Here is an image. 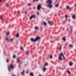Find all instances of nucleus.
Returning <instances> with one entry per match:
<instances>
[{"label": "nucleus", "instance_id": "obj_1", "mask_svg": "<svg viewBox=\"0 0 76 76\" xmlns=\"http://www.w3.org/2000/svg\"><path fill=\"white\" fill-rule=\"evenodd\" d=\"M58 59L59 60H63V58H62V57H63L64 59H65V57L64 56V54L63 53H61L59 55H58Z\"/></svg>", "mask_w": 76, "mask_h": 76}, {"label": "nucleus", "instance_id": "obj_2", "mask_svg": "<svg viewBox=\"0 0 76 76\" xmlns=\"http://www.w3.org/2000/svg\"><path fill=\"white\" fill-rule=\"evenodd\" d=\"M40 38H41L40 37H37L35 38V39H34L33 38H31V42H36V41H37L38 40H39Z\"/></svg>", "mask_w": 76, "mask_h": 76}, {"label": "nucleus", "instance_id": "obj_3", "mask_svg": "<svg viewBox=\"0 0 76 76\" xmlns=\"http://www.w3.org/2000/svg\"><path fill=\"white\" fill-rule=\"evenodd\" d=\"M8 70L10 72L11 69H13V65L12 64H11L10 66L8 67Z\"/></svg>", "mask_w": 76, "mask_h": 76}, {"label": "nucleus", "instance_id": "obj_4", "mask_svg": "<svg viewBox=\"0 0 76 76\" xmlns=\"http://www.w3.org/2000/svg\"><path fill=\"white\" fill-rule=\"evenodd\" d=\"M47 6L50 8H53V5H52L51 4H48L47 5Z\"/></svg>", "mask_w": 76, "mask_h": 76}, {"label": "nucleus", "instance_id": "obj_5", "mask_svg": "<svg viewBox=\"0 0 76 76\" xmlns=\"http://www.w3.org/2000/svg\"><path fill=\"white\" fill-rule=\"evenodd\" d=\"M46 3L48 4H51L52 3V0H48Z\"/></svg>", "mask_w": 76, "mask_h": 76}, {"label": "nucleus", "instance_id": "obj_6", "mask_svg": "<svg viewBox=\"0 0 76 76\" xmlns=\"http://www.w3.org/2000/svg\"><path fill=\"white\" fill-rule=\"evenodd\" d=\"M35 17H36V16H35V15H33L30 17L29 19L30 20H31V19H32V18H35Z\"/></svg>", "mask_w": 76, "mask_h": 76}, {"label": "nucleus", "instance_id": "obj_7", "mask_svg": "<svg viewBox=\"0 0 76 76\" xmlns=\"http://www.w3.org/2000/svg\"><path fill=\"white\" fill-rule=\"evenodd\" d=\"M41 5H39L37 7V9L38 10H39L41 9Z\"/></svg>", "mask_w": 76, "mask_h": 76}, {"label": "nucleus", "instance_id": "obj_8", "mask_svg": "<svg viewBox=\"0 0 76 76\" xmlns=\"http://www.w3.org/2000/svg\"><path fill=\"white\" fill-rule=\"evenodd\" d=\"M48 23L50 26H52L53 24V23L51 21H48Z\"/></svg>", "mask_w": 76, "mask_h": 76}, {"label": "nucleus", "instance_id": "obj_9", "mask_svg": "<svg viewBox=\"0 0 76 76\" xmlns=\"http://www.w3.org/2000/svg\"><path fill=\"white\" fill-rule=\"evenodd\" d=\"M14 41V39L13 38L10 39L9 40V42H13Z\"/></svg>", "mask_w": 76, "mask_h": 76}, {"label": "nucleus", "instance_id": "obj_10", "mask_svg": "<svg viewBox=\"0 0 76 76\" xmlns=\"http://www.w3.org/2000/svg\"><path fill=\"white\" fill-rule=\"evenodd\" d=\"M20 58H19V57H18L17 58V61L18 63H20V60H19V59Z\"/></svg>", "mask_w": 76, "mask_h": 76}, {"label": "nucleus", "instance_id": "obj_11", "mask_svg": "<svg viewBox=\"0 0 76 76\" xmlns=\"http://www.w3.org/2000/svg\"><path fill=\"white\" fill-rule=\"evenodd\" d=\"M73 62H70L69 63V65L70 66H73Z\"/></svg>", "mask_w": 76, "mask_h": 76}, {"label": "nucleus", "instance_id": "obj_12", "mask_svg": "<svg viewBox=\"0 0 76 76\" xmlns=\"http://www.w3.org/2000/svg\"><path fill=\"white\" fill-rule=\"evenodd\" d=\"M66 8L67 9H69V10H71L72 9V8H70L69 7V6H67L66 7Z\"/></svg>", "mask_w": 76, "mask_h": 76}, {"label": "nucleus", "instance_id": "obj_13", "mask_svg": "<svg viewBox=\"0 0 76 76\" xmlns=\"http://www.w3.org/2000/svg\"><path fill=\"white\" fill-rule=\"evenodd\" d=\"M36 30H39V27L38 26H36L34 28Z\"/></svg>", "mask_w": 76, "mask_h": 76}, {"label": "nucleus", "instance_id": "obj_14", "mask_svg": "<svg viewBox=\"0 0 76 76\" xmlns=\"http://www.w3.org/2000/svg\"><path fill=\"white\" fill-rule=\"evenodd\" d=\"M26 55H28L29 54V51L26 50Z\"/></svg>", "mask_w": 76, "mask_h": 76}, {"label": "nucleus", "instance_id": "obj_15", "mask_svg": "<svg viewBox=\"0 0 76 76\" xmlns=\"http://www.w3.org/2000/svg\"><path fill=\"white\" fill-rule=\"evenodd\" d=\"M47 69V68L44 67L43 69V72H45L46 71V70Z\"/></svg>", "mask_w": 76, "mask_h": 76}, {"label": "nucleus", "instance_id": "obj_16", "mask_svg": "<svg viewBox=\"0 0 76 76\" xmlns=\"http://www.w3.org/2000/svg\"><path fill=\"white\" fill-rule=\"evenodd\" d=\"M73 47V45H72V44H70L69 45V48H72Z\"/></svg>", "mask_w": 76, "mask_h": 76}, {"label": "nucleus", "instance_id": "obj_17", "mask_svg": "<svg viewBox=\"0 0 76 76\" xmlns=\"http://www.w3.org/2000/svg\"><path fill=\"white\" fill-rule=\"evenodd\" d=\"M18 37H19V34L18 33L16 35V38H18Z\"/></svg>", "mask_w": 76, "mask_h": 76}, {"label": "nucleus", "instance_id": "obj_18", "mask_svg": "<svg viewBox=\"0 0 76 76\" xmlns=\"http://www.w3.org/2000/svg\"><path fill=\"white\" fill-rule=\"evenodd\" d=\"M58 6H59V4H57L55 5V7H58Z\"/></svg>", "mask_w": 76, "mask_h": 76}, {"label": "nucleus", "instance_id": "obj_19", "mask_svg": "<svg viewBox=\"0 0 76 76\" xmlns=\"http://www.w3.org/2000/svg\"><path fill=\"white\" fill-rule=\"evenodd\" d=\"M66 72H67L68 73L69 75H70V74H71V72H70V71H69L67 70Z\"/></svg>", "mask_w": 76, "mask_h": 76}, {"label": "nucleus", "instance_id": "obj_20", "mask_svg": "<svg viewBox=\"0 0 76 76\" xmlns=\"http://www.w3.org/2000/svg\"><path fill=\"white\" fill-rule=\"evenodd\" d=\"M30 76H34V73L32 72L30 74Z\"/></svg>", "mask_w": 76, "mask_h": 76}, {"label": "nucleus", "instance_id": "obj_21", "mask_svg": "<svg viewBox=\"0 0 76 76\" xmlns=\"http://www.w3.org/2000/svg\"><path fill=\"white\" fill-rule=\"evenodd\" d=\"M25 73V71H23L22 72H21V74L22 75H23Z\"/></svg>", "mask_w": 76, "mask_h": 76}, {"label": "nucleus", "instance_id": "obj_22", "mask_svg": "<svg viewBox=\"0 0 76 76\" xmlns=\"http://www.w3.org/2000/svg\"><path fill=\"white\" fill-rule=\"evenodd\" d=\"M10 34V32H8L6 34V36H7V35H9Z\"/></svg>", "mask_w": 76, "mask_h": 76}, {"label": "nucleus", "instance_id": "obj_23", "mask_svg": "<svg viewBox=\"0 0 76 76\" xmlns=\"http://www.w3.org/2000/svg\"><path fill=\"white\" fill-rule=\"evenodd\" d=\"M5 5L7 7H8L9 5H8V4L7 3H6L5 4Z\"/></svg>", "mask_w": 76, "mask_h": 76}, {"label": "nucleus", "instance_id": "obj_24", "mask_svg": "<svg viewBox=\"0 0 76 76\" xmlns=\"http://www.w3.org/2000/svg\"><path fill=\"white\" fill-rule=\"evenodd\" d=\"M76 18V16L75 15H74L72 16V18L74 19H75V18Z\"/></svg>", "mask_w": 76, "mask_h": 76}, {"label": "nucleus", "instance_id": "obj_25", "mask_svg": "<svg viewBox=\"0 0 76 76\" xmlns=\"http://www.w3.org/2000/svg\"><path fill=\"white\" fill-rule=\"evenodd\" d=\"M62 39L64 41H66V39L65 38V37H63Z\"/></svg>", "mask_w": 76, "mask_h": 76}, {"label": "nucleus", "instance_id": "obj_26", "mask_svg": "<svg viewBox=\"0 0 76 76\" xmlns=\"http://www.w3.org/2000/svg\"><path fill=\"white\" fill-rule=\"evenodd\" d=\"M20 49L21 50H23V48L22 47H20Z\"/></svg>", "mask_w": 76, "mask_h": 76}, {"label": "nucleus", "instance_id": "obj_27", "mask_svg": "<svg viewBox=\"0 0 76 76\" xmlns=\"http://www.w3.org/2000/svg\"><path fill=\"white\" fill-rule=\"evenodd\" d=\"M61 46H60V48H59V51H61Z\"/></svg>", "mask_w": 76, "mask_h": 76}, {"label": "nucleus", "instance_id": "obj_28", "mask_svg": "<svg viewBox=\"0 0 76 76\" xmlns=\"http://www.w3.org/2000/svg\"><path fill=\"white\" fill-rule=\"evenodd\" d=\"M44 23L45 25V26H47V24L46 22H44Z\"/></svg>", "mask_w": 76, "mask_h": 76}, {"label": "nucleus", "instance_id": "obj_29", "mask_svg": "<svg viewBox=\"0 0 76 76\" xmlns=\"http://www.w3.org/2000/svg\"><path fill=\"white\" fill-rule=\"evenodd\" d=\"M48 64L47 63H45V66H48Z\"/></svg>", "mask_w": 76, "mask_h": 76}, {"label": "nucleus", "instance_id": "obj_30", "mask_svg": "<svg viewBox=\"0 0 76 76\" xmlns=\"http://www.w3.org/2000/svg\"><path fill=\"white\" fill-rule=\"evenodd\" d=\"M50 59H52L53 58V56H52V55H50Z\"/></svg>", "mask_w": 76, "mask_h": 76}, {"label": "nucleus", "instance_id": "obj_31", "mask_svg": "<svg viewBox=\"0 0 76 76\" xmlns=\"http://www.w3.org/2000/svg\"><path fill=\"white\" fill-rule=\"evenodd\" d=\"M6 39L7 40V41H8V42H9V40L8 39H7V38H6Z\"/></svg>", "mask_w": 76, "mask_h": 76}, {"label": "nucleus", "instance_id": "obj_32", "mask_svg": "<svg viewBox=\"0 0 76 76\" xmlns=\"http://www.w3.org/2000/svg\"><path fill=\"white\" fill-rule=\"evenodd\" d=\"M31 3H29L28 4V6H31Z\"/></svg>", "mask_w": 76, "mask_h": 76}, {"label": "nucleus", "instance_id": "obj_33", "mask_svg": "<svg viewBox=\"0 0 76 76\" xmlns=\"http://www.w3.org/2000/svg\"><path fill=\"white\" fill-rule=\"evenodd\" d=\"M65 17L66 18V20H67V16L66 15H65Z\"/></svg>", "mask_w": 76, "mask_h": 76}, {"label": "nucleus", "instance_id": "obj_34", "mask_svg": "<svg viewBox=\"0 0 76 76\" xmlns=\"http://www.w3.org/2000/svg\"><path fill=\"white\" fill-rule=\"evenodd\" d=\"M0 17L1 19H2V20H3V19L2 16H0Z\"/></svg>", "mask_w": 76, "mask_h": 76}, {"label": "nucleus", "instance_id": "obj_35", "mask_svg": "<svg viewBox=\"0 0 76 76\" xmlns=\"http://www.w3.org/2000/svg\"><path fill=\"white\" fill-rule=\"evenodd\" d=\"M9 59L7 58V63H8V62H9Z\"/></svg>", "mask_w": 76, "mask_h": 76}, {"label": "nucleus", "instance_id": "obj_36", "mask_svg": "<svg viewBox=\"0 0 76 76\" xmlns=\"http://www.w3.org/2000/svg\"><path fill=\"white\" fill-rule=\"evenodd\" d=\"M39 0H33V2H35V1H38Z\"/></svg>", "mask_w": 76, "mask_h": 76}, {"label": "nucleus", "instance_id": "obj_37", "mask_svg": "<svg viewBox=\"0 0 76 76\" xmlns=\"http://www.w3.org/2000/svg\"><path fill=\"white\" fill-rule=\"evenodd\" d=\"M13 58H16V56H15V55H13Z\"/></svg>", "mask_w": 76, "mask_h": 76}, {"label": "nucleus", "instance_id": "obj_38", "mask_svg": "<svg viewBox=\"0 0 76 76\" xmlns=\"http://www.w3.org/2000/svg\"><path fill=\"white\" fill-rule=\"evenodd\" d=\"M26 73L27 74H28V73H29V71L27 70Z\"/></svg>", "mask_w": 76, "mask_h": 76}, {"label": "nucleus", "instance_id": "obj_39", "mask_svg": "<svg viewBox=\"0 0 76 76\" xmlns=\"http://www.w3.org/2000/svg\"><path fill=\"white\" fill-rule=\"evenodd\" d=\"M70 31H71V33H72V29H71V28H70Z\"/></svg>", "mask_w": 76, "mask_h": 76}, {"label": "nucleus", "instance_id": "obj_40", "mask_svg": "<svg viewBox=\"0 0 76 76\" xmlns=\"http://www.w3.org/2000/svg\"><path fill=\"white\" fill-rule=\"evenodd\" d=\"M37 15H39V12L38 11L37 12Z\"/></svg>", "mask_w": 76, "mask_h": 76}, {"label": "nucleus", "instance_id": "obj_41", "mask_svg": "<svg viewBox=\"0 0 76 76\" xmlns=\"http://www.w3.org/2000/svg\"><path fill=\"white\" fill-rule=\"evenodd\" d=\"M17 13L18 14H19V13H20V11H18L17 12Z\"/></svg>", "mask_w": 76, "mask_h": 76}, {"label": "nucleus", "instance_id": "obj_42", "mask_svg": "<svg viewBox=\"0 0 76 76\" xmlns=\"http://www.w3.org/2000/svg\"><path fill=\"white\" fill-rule=\"evenodd\" d=\"M25 13L26 15V13H27V12L26 11H25Z\"/></svg>", "mask_w": 76, "mask_h": 76}, {"label": "nucleus", "instance_id": "obj_43", "mask_svg": "<svg viewBox=\"0 0 76 76\" xmlns=\"http://www.w3.org/2000/svg\"><path fill=\"white\" fill-rule=\"evenodd\" d=\"M2 1V0H0V2H1Z\"/></svg>", "mask_w": 76, "mask_h": 76}, {"label": "nucleus", "instance_id": "obj_44", "mask_svg": "<svg viewBox=\"0 0 76 76\" xmlns=\"http://www.w3.org/2000/svg\"><path fill=\"white\" fill-rule=\"evenodd\" d=\"M30 28L31 29V28H32V26H31L30 27Z\"/></svg>", "mask_w": 76, "mask_h": 76}, {"label": "nucleus", "instance_id": "obj_45", "mask_svg": "<svg viewBox=\"0 0 76 76\" xmlns=\"http://www.w3.org/2000/svg\"><path fill=\"white\" fill-rule=\"evenodd\" d=\"M67 30H69V28H67Z\"/></svg>", "mask_w": 76, "mask_h": 76}, {"label": "nucleus", "instance_id": "obj_46", "mask_svg": "<svg viewBox=\"0 0 76 76\" xmlns=\"http://www.w3.org/2000/svg\"><path fill=\"white\" fill-rule=\"evenodd\" d=\"M39 76H41V75H39Z\"/></svg>", "mask_w": 76, "mask_h": 76}, {"label": "nucleus", "instance_id": "obj_47", "mask_svg": "<svg viewBox=\"0 0 76 76\" xmlns=\"http://www.w3.org/2000/svg\"><path fill=\"white\" fill-rule=\"evenodd\" d=\"M20 66V65H18V67H19Z\"/></svg>", "mask_w": 76, "mask_h": 76}, {"label": "nucleus", "instance_id": "obj_48", "mask_svg": "<svg viewBox=\"0 0 76 76\" xmlns=\"http://www.w3.org/2000/svg\"><path fill=\"white\" fill-rule=\"evenodd\" d=\"M7 22H8L7 21Z\"/></svg>", "mask_w": 76, "mask_h": 76}, {"label": "nucleus", "instance_id": "obj_49", "mask_svg": "<svg viewBox=\"0 0 76 76\" xmlns=\"http://www.w3.org/2000/svg\"><path fill=\"white\" fill-rule=\"evenodd\" d=\"M75 36H76V35H75Z\"/></svg>", "mask_w": 76, "mask_h": 76}]
</instances>
